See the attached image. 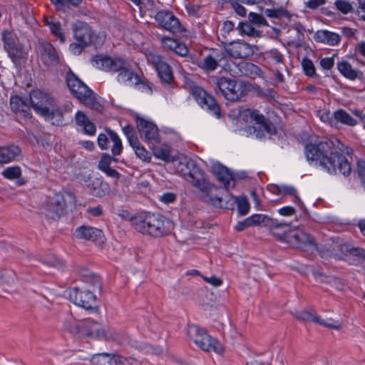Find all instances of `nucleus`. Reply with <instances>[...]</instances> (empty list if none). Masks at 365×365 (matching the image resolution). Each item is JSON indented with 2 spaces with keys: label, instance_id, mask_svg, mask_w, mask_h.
I'll use <instances>...</instances> for the list:
<instances>
[{
  "label": "nucleus",
  "instance_id": "8",
  "mask_svg": "<svg viewBox=\"0 0 365 365\" xmlns=\"http://www.w3.org/2000/svg\"><path fill=\"white\" fill-rule=\"evenodd\" d=\"M285 237L287 238L286 243L293 248L299 249L311 254L314 253L317 248L314 238L310 234L302 230H291Z\"/></svg>",
  "mask_w": 365,
  "mask_h": 365
},
{
  "label": "nucleus",
  "instance_id": "24",
  "mask_svg": "<svg viewBox=\"0 0 365 365\" xmlns=\"http://www.w3.org/2000/svg\"><path fill=\"white\" fill-rule=\"evenodd\" d=\"M10 107L11 110L24 119H30L32 117L31 106L27 99H24L18 95L10 97Z\"/></svg>",
  "mask_w": 365,
  "mask_h": 365
},
{
  "label": "nucleus",
  "instance_id": "35",
  "mask_svg": "<svg viewBox=\"0 0 365 365\" xmlns=\"http://www.w3.org/2000/svg\"><path fill=\"white\" fill-rule=\"evenodd\" d=\"M106 130L107 131L108 135L109 136L110 139L113 141V145L111 148V153L113 155V159L112 162L117 163L118 160L115 158V156H118L121 154L123 150V144L121 142V140L117 135V133L112 130L110 128H106Z\"/></svg>",
  "mask_w": 365,
  "mask_h": 365
},
{
  "label": "nucleus",
  "instance_id": "58",
  "mask_svg": "<svg viewBox=\"0 0 365 365\" xmlns=\"http://www.w3.org/2000/svg\"><path fill=\"white\" fill-rule=\"evenodd\" d=\"M97 142L101 150H107L109 147L108 137L104 133H100L98 135Z\"/></svg>",
  "mask_w": 365,
  "mask_h": 365
},
{
  "label": "nucleus",
  "instance_id": "61",
  "mask_svg": "<svg viewBox=\"0 0 365 365\" xmlns=\"http://www.w3.org/2000/svg\"><path fill=\"white\" fill-rule=\"evenodd\" d=\"M51 1L55 5L57 10L63 12L68 11V4L66 0H51Z\"/></svg>",
  "mask_w": 365,
  "mask_h": 365
},
{
  "label": "nucleus",
  "instance_id": "41",
  "mask_svg": "<svg viewBox=\"0 0 365 365\" xmlns=\"http://www.w3.org/2000/svg\"><path fill=\"white\" fill-rule=\"evenodd\" d=\"M202 342L209 346L208 348L200 349L204 351H214L217 354H222L224 351V349L220 341L210 335H209V339H204Z\"/></svg>",
  "mask_w": 365,
  "mask_h": 365
},
{
  "label": "nucleus",
  "instance_id": "25",
  "mask_svg": "<svg viewBox=\"0 0 365 365\" xmlns=\"http://www.w3.org/2000/svg\"><path fill=\"white\" fill-rule=\"evenodd\" d=\"M76 235L79 239L91 240L97 244H103L104 235L101 230L89 226H81L76 230Z\"/></svg>",
  "mask_w": 365,
  "mask_h": 365
},
{
  "label": "nucleus",
  "instance_id": "2",
  "mask_svg": "<svg viewBox=\"0 0 365 365\" xmlns=\"http://www.w3.org/2000/svg\"><path fill=\"white\" fill-rule=\"evenodd\" d=\"M187 172H184L185 180L200 192L202 201L216 208L233 210L237 205L239 216L246 215L250 209V205L245 195L234 197L230 193L224 196V190L220 187L212 184L206 178L205 173L200 169L193 160L187 162Z\"/></svg>",
  "mask_w": 365,
  "mask_h": 365
},
{
  "label": "nucleus",
  "instance_id": "51",
  "mask_svg": "<svg viewBox=\"0 0 365 365\" xmlns=\"http://www.w3.org/2000/svg\"><path fill=\"white\" fill-rule=\"evenodd\" d=\"M50 30L52 34L59 39L61 42L63 43L65 41V36L59 21H56L54 23H52Z\"/></svg>",
  "mask_w": 365,
  "mask_h": 365
},
{
  "label": "nucleus",
  "instance_id": "33",
  "mask_svg": "<svg viewBox=\"0 0 365 365\" xmlns=\"http://www.w3.org/2000/svg\"><path fill=\"white\" fill-rule=\"evenodd\" d=\"M314 38L317 42L324 43L331 46L339 44L341 40L339 34L327 30L317 31L314 35Z\"/></svg>",
  "mask_w": 365,
  "mask_h": 365
},
{
  "label": "nucleus",
  "instance_id": "44",
  "mask_svg": "<svg viewBox=\"0 0 365 365\" xmlns=\"http://www.w3.org/2000/svg\"><path fill=\"white\" fill-rule=\"evenodd\" d=\"M302 67L304 74L309 77H319L316 73L315 66L311 59L304 57L302 60Z\"/></svg>",
  "mask_w": 365,
  "mask_h": 365
},
{
  "label": "nucleus",
  "instance_id": "16",
  "mask_svg": "<svg viewBox=\"0 0 365 365\" xmlns=\"http://www.w3.org/2000/svg\"><path fill=\"white\" fill-rule=\"evenodd\" d=\"M71 29L73 32V38L77 42H81L84 46L91 44L97 46L98 43L94 40L95 34L88 24L78 21L72 24Z\"/></svg>",
  "mask_w": 365,
  "mask_h": 365
},
{
  "label": "nucleus",
  "instance_id": "15",
  "mask_svg": "<svg viewBox=\"0 0 365 365\" xmlns=\"http://www.w3.org/2000/svg\"><path fill=\"white\" fill-rule=\"evenodd\" d=\"M54 102V99L49 94L38 90L34 91L30 94V106L42 116L48 115V109Z\"/></svg>",
  "mask_w": 365,
  "mask_h": 365
},
{
  "label": "nucleus",
  "instance_id": "50",
  "mask_svg": "<svg viewBox=\"0 0 365 365\" xmlns=\"http://www.w3.org/2000/svg\"><path fill=\"white\" fill-rule=\"evenodd\" d=\"M334 5L336 9L343 14H347L354 11L351 4L345 0H336Z\"/></svg>",
  "mask_w": 365,
  "mask_h": 365
},
{
  "label": "nucleus",
  "instance_id": "45",
  "mask_svg": "<svg viewBox=\"0 0 365 365\" xmlns=\"http://www.w3.org/2000/svg\"><path fill=\"white\" fill-rule=\"evenodd\" d=\"M157 39L161 43L162 46L167 50L173 51L177 46L178 40L160 34L156 35Z\"/></svg>",
  "mask_w": 365,
  "mask_h": 365
},
{
  "label": "nucleus",
  "instance_id": "54",
  "mask_svg": "<svg viewBox=\"0 0 365 365\" xmlns=\"http://www.w3.org/2000/svg\"><path fill=\"white\" fill-rule=\"evenodd\" d=\"M133 150H135L137 157L140 159L145 162H149L150 160V153L143 145H139Z\"/></svg>",
  "mask_w": 365,
  "mask_h": 365
},
{
  "label": "nucleus",
  "instance_id": "63",
  "mask_svg": "<svg viewBox=\"0 0 365 365\" xmlns=\"http://www.w3.org/2000/svg\"><path fill=\"white\" fill-rule=\"evenodd\" d=\"M84 281L87 282H91L94 286L100 287L101 285V279L98 276L90 274L88 275H84Z\"/></svg>",
  "mask_w": 365,
  "mask_h": 365
},
{
  "label": "nucleus",
  "instance_id": "12",
  "mask_svg": "<svg viewBox=\"0 0 365 365\" xmlns=\"http://www.w3.org/2000/svg\"><path fill=\"white\" fill-rule=\"evenodd\" d=\"M149 61L158 73V76L163 84L168 85L170 88L175 86L172 67L160 55L151 54Z\"/></svg>",
  "mask_w": 365,
  "mask_h": 365
},
{
  "label": "nucleus",
  "instance_id": "26",
  "mask_svg": "<svg viewBox=\"0 0 365 365\" xmlns=\"http://www.w3.org/2000/svg\"><path fill=\"white\" fill-rule=\"evenodd\" d=\"M268 219L270 220V222L268 223L269 225H263V227H268L273 236L278 240L286 243L287 238L285 236L291 231L290 224L283 221H279L269 216Z\"/></svg>",
  "mask_w": 365,
  "mask_h": 365
},
{
  "label": "nucleus",
  "instance_id": "22",
  "mask_svg": "<svg viewBox=\"0 0 365 365\" xmlns=\"http://www.w3.org/2000/svg\"><path fill=\"white\" fill-rule=\"evenodd\" d=\"M39 51L43 63L47 66H56L59 63V56L55 47L48 41L39 42Z\"/></svg>",
  "mask_w": 365,
  "mask_h": 365
},
{
  "label": "nucleus",
  "instance_id": "49",
  "mask_svg": "<svg viewBox=\"0 0 365 365\" xmlns=\"http://www.w3.org/2000/svg\"><path fill=\"white\" fill-rule=\"evenodd\" d=\"M314 275L316 277H324V279L321 280L322 282L329 283L334 286H336V287H338L339 286H341V287L344 286L343 280L340 278L333 277V276H324L321 272L315 273Z\"/></svg>",
  "mask_w": 365,
  "mask_h": 365
},
{
  "label": "nucleus",
  "instance_id": "48",
  "mask_svg": "<svg viewBox=\"0 0 365 365\" xmlns=\"http://www.w3.org/2000/svg\"><path fill=\"white\" fill-rule=\"evenodd\" d=\"M2 175L6 179L14 180L21 175V170L19 166L8 167L4 170Z\"/></svg>",
  "mask_w": 365,
  "mask_h": 365
},
{
  "label": "nucleus",
  "instance_id": "1",
  "mask_svg": "<svg viewBox=\"0 0 365 365\" xmlns=\"http://www.w3.org/2000/svg\"><path fill=\"white\" fill-rule=\"evenodd\" d=\"M304 154L308 161L316 162L330 175H336L339 171L349 177L352 172L350 160L354 150L337 138L310 141L304 146Z\"/></svg>",
  "mask_w": 365,
  "mask_h": 365
},
{
  "label": "nucleus",
  "instance_id": "9",
  "mask_svg": "<svg viewBox=\"0 0 365 365\" xmlns=\"http://www.w3.org/2000/svg\"><path fill=\"white\" fill-rule=\"evenodd\" d=\"M190 93L202 108H206L218 119L222 117L221 108L219 103L216 99L205 89L200 86H194L190 88Z\"/></svg>",
  "mask_w": 365,
  "mask_h": 365
},
{
  "label": "nucleus",
  "instance_id": "62",
  "mask_svg": "<svg viewBox=\"0 0 365 365\" xmlns=\"http://www.w3.org/2000/svg\"><path fill=\"white\" fill-rule=\"evenodd\" d=\"M88 46H84L81 42L72 43L70 44V51L75 55H79Z\"/></svg>",
  "mask_w": 365,
  "mask_h": 365
},
{
  "label": "nucleus",
  "instance_id": "37",
  "mask_svg": "<svg viewBox=\"0 0 365 365\" xmlns=\"http://www.w3.org/2000/svg\"><path fill=\"white\" fill-rule=\"evenodd\" d=\"M314 252H317L322 258L334 257L335 259H342L343 257L336 252V249L331 245L317 244V248Z\"/></svg>",
  "mask_w": 365,
  "mask_h": 365
},
{
  "label": "nucleus",
  "instance_id": "55",
  "mask_svg": "<svg viewBox=\"0 0 365 365\" xmlns=\"http://www.w3.org/2000/svg\"><path fill=\"white\" fill-rule=\"evenodd\" d=\"M267 58L274 61L277 63H281L284 62V56L277 48H272L266 52Z\"/></svg>",
  "mask_w": 365,
  "mask_h": 365
},
{
  "label": "nucleus",
  "instance_id": "36",
  "mask_svg": "<svg viewBox=\"0 0 365 365\" xmlns=\"http://www.w3.org/2000/svg\"><path fill=\"white\" fill-rule=\"evenodd\" d=\"M118 355L108 353L94 354L91 359L92 365H116Z\"/></svg>",
  "mask_w": 365,
  "mask_h": 365
},
{
  "label": "nucleus",
  "instance_id": "43",
  "mask_svg": "<svg viewBox=\"0 0 365 365\" xmlns=\"http://www.w3.org/2000/svg\"><path fill=\"white\" fill-rule=\"evenodd\" d=\"M237 29L241 34L250 36H255L258 34V31L253 27V25L249 20L240 22Z\"/></svg>",
  "mask_w": 365,
  "mask_h": 365
},
{
  "label": "nucleus",
  "instance_id": "31",
  "mask_svg": "<svg viewBox=\"0 0 365 365\" xmlns=\"http://www.w3.org/2000/svg\"><path fill=\"white\" fill-rule=\"evenodd\" d=\"M294 317L299 320L304 322H314L315 324H318L322 325L325 327L329 328H335L336 327L333 326L331 323L327 322L324 319H321L319 316H317L312 312L304 310L295 314Z\"/></svg>",
  "mask_w": 365,
  "mask_h": 365
},
{
  "label": "nucleus",
  "instance_id": "30",
  "mask_svg": "<svg viewBox=\"0 0 365 365\" xmlns=\"http://www.w3.org/2000/svg\"><path fill=\"white\" fill-rule=\"evenodd\" d=\"M337 69L344 77L349 80H363L364 78L363 72L359 70L354 69L351 63L346 61L339 62L337 63Z\"/></svg>",
  "mask_w": 365,
  "mask_h": 365
},
{
  "label": "nucleus",
  "instance_id": "46",
  "mask_svg": "<svg viewBox=\"0 0 365 365\" xmlns=\"http://www.w3.org/2000/svg\"><path fill=\"white\" fill-rule=\"evenodd\" d=\"M264 15L269 18L280 19L282 17H289L288 11L283 8L280 9H267L264 11Z\"/></svg>",
  "mask_w": 365,
  "mask_h": 365
},
{
  "label": "nucleus",
  "instance_id": "13",
  "mask_svg": "<svg viewBox=\"0 0 365 365\" xmlns=\"http://www.w3.org/2000/svg\"><path fill=\"white\" fill-rule=\"evenodd\" d=\"M155 19L160 27L173 34H182L186 31L179 19L169 10L158 11Z\"/></svg>",
  "mask_w": 365,
  "mask_h": 365
},
{
  "label": "nucleus",
  "instance_id": "27",
  "mask_svg": "<svg viewBox=\"0 0 365 365\" xmlns=\"http://www.w3.org/2000/svg\"><path fill=\"white\" fill-rule=\"evenodd\" d=\"M269 222H270V220L268 219L267 215L255 214L242 221H239L235 225V230L237 232H242L246 228L253 226L269 225Z\"/></svg>",
  "mask_w": 365,
  "mask_h": 365
},
{
  "label": "nucleus",
  "instance_id": "19",
  "mask_svg": "<svg viewBox=\"0 0 365 365\" xmlns=\"http://www.w3.org/2000/svg\"><path fill=\"white\" fill-rule=\"evenodd\" d=\"M223 61H227L225 53L213 49L212 53L205 56L197 65L204 72L208 73L215 71Z\"/></svg>",
  "mask_w": 365,
  "mask_h": 365
},
{
  "label": "nucleus",
  "instance_id": "3",
  "mask_svg": "<svg viewBox=\"0 0 365 365\" xmlns=\"http://www.w3.org/2000/svg\"><path fill=\"white\" fill-rule=\"evenodd\" d=\"M135 230L143 235L161 237L169 235L174 225L165 216L152 212H141L130 219Z\"/></svg>",
  "mask_w": 365,
  "mask_h": 365
},
{
  "label": "nucleus",
  "instance_id": "39",
  "mask_svg": "<svg viewBox=\"0 0 365 365\" xmlns=\"http://www.w3.org/2000/svg\"><path fill=\"white\" fill-rule=\"evenodd\" d=\"M279 192L285 195H292L294 197V202L299 204L301 209L307 213V208L302 201L297 195L296 189L292 186L283 185L278 187Z\"/></svg>",
  "mask_w": 365,
  "mask_h": 365
},
{
  "label": "nucleus",
  "instance_id": "60",
  "mask_svg": "<svg viewBox=\"0 0 365 365\" xmlns=\"http://www.w3.org/2000/svg\"><path fill=\"white\" fill-rule=\"evenodd\" d=\"M358 177L360 178H364L365 177V160L362 159H358L356 161V170Z\"/></svg>",
  "mask_w": 365,
  "mask_h": 365
},
{
  "label": "nucleus",
  "instance_id": "21",
  "mask_svg": "<svg viewBox=\"0 0 365 365\" xmlns=\"http://www.w3.org/2000/svg\"><path fill=\"white\" fill-rule=\"evenodd\" d=\"M86 187L89 194L96 197H103L110 192L109 184L102 177L88 178Z\"/></svg>",
  "mask_w": 365,
  "mask_h": 365
},
{
  "label": "nucleus",
  "instance_id": "59",
  "mask_svg": "<svg viewBox=\"0 0 365 365\" xmlns=\"http://www.w3.org/2000/svg\"><path fill=\"white\" fill-rule=\"evenodd\" d=\"M173 51L180 56H186L189 51L185 43L178 41L177 46L175 47Z\"/></svg>",
  "mask_w": 365,
  "mask_h": 365
},
{
  "label": "nucleus",
  "instance_id": "10",
  "mask_svg": "<svg viewBox=\"0 0 365 365\" xmlns=\"http://www.w3.org/2000/svg\"><path fill=\"white\" fill-rule=\"evenodd\" d=\"M69 299L86 310L98 312V305L97 304V297L90 290H82L78 287H73L69 291Z\"/></svg>",
  "mask_w": 365,
  "mask_h": 365
},
{
  "label": "nucleus",
  "instance_id": "53",
  "mask_svg": "<svg viewBox=\"0 0 365 365\" xmlns=\"http://www.w3.org/2000/svg\"><path fill=\"white\" fill-rule=\"evenodd\" d=\"M186 11L190 16L200 17L201 15L202 6L189 3L185 6Z\"/></svg>",
  "mask_w": 365,
  "mask_h": 365
},
{
  "label": "nucleus",
  "instance_id": "4",
  "mask_svg": "<svg viewBox=\"0 0 365 365\" xmlns=\"http://www.w3.org/2000/svg\"><path fill=\"white\" fill-rule=\"evenodd\" d=\"M91 63L98 69L107 72H118L117 80L120 83L137 86L141 82L140 76L130 70V63L123 58L97 54L92 58Z\"/></svg>",
  "mask_w": 365,
  "mask_h": 365
},
{
  "label": "nucleus",
  "instance_id": "56",
  "mask_svg": "<svg viewBox=\"0 0 365 365\" xmlns=\"http://www.w3.org/2000/svg\"><path fill=\"white\" fill-rule=\"evenodd\" d=\"M88 320L89 321V329H91L93 333V334L92 336H87L88 337H91V338L95 337L97 339H101V338L106 337V331L103 329L91 327V325L93 327L97 326L96 322H95L92 320H90V319H88Z\"/></svg>",
  "mask_w": 365,
  "mask_h": 365
},
{
  "label": "nucleus",
  "instance_id": "23",
  "mask_svg": "<svg viewBox=\"0 0 365 365\" xmlns=\"http://www.w3.org/2000/svg\"><path fill=\"white\" fill-rule=\"evenodd\" d=\"M212 173L217 180L224 185V194L229 193V190L235 186V178L230 170L220 163L212 166Z\"/></svg>",
  "mask_w": 365,
  "mask_h": 365
},
{
  "label": "nucleus",
  "instance_id": "5",
  "mask_svg": "<svg viewBox=\"0 0 365 365\" xmlns=\"http://www.w3.org/2000/svg\"><path fill=\"white\" fill-rule=\"evenodd\" d=\"M66 85L74 97L86 107L102 113L104 107L97 101L94 92L90 89L71 70L66 73Z\"/></svg>",
  "mask_w": 365,
  "mask_h": 365
},
{
  "label": "nucleus",
  "instance_id": "52",
  "mask_svg": "<svg viewBox=\"0 0 365 365\" xmlns=\"http://www.w3.org/2000/svg\"><path fill=\"white\" fill-rule=\"evenodd\" d=\"M112 159L113 157L108 153H103L100 160L98 161V168L103 172L108 168H110L112 163Z\"/></svg>",
  "mask_w": 365,
  "mask_h": 365
},
{
  "label": "nucleus",
  "instance_id": "7",
  "mask_svg": "<svg viewBox=\"0 0 365 365\" xmlns=\"http://www.w3.org/2000/svg\"><path fill=\"white\" fill-rule=\"evenodd\" d=\"M66 197L75 198L71 192H66L56 193L48 199L45 208L47 218L56 220L66 213Z\"/></svg>",
  "mask_w": 365,
  "mask_h": 365
},
{
  "label": "nucleus",
  "instance_id": "6",
  "mask_svg": "<svg viewBox=\"0 0 365 365\" xmlns=\"http://www.w3.org/2000/svg\"><path fill=\"white\" fill-rule=\"evenodd\" d=\"M212 81L216 94L221 95L228 101L237 102L247 95L243 81L225 76H214Z\"/></svg>",
  "mask_w": 365,
  "mask_h": 365
},
{
  "label": "nucleus",
  "instance_id": "11",
  "mask_svg": "<svg viewBox=\"0 0 365 365\" xmlns=\"http://www.w3.org/2000/svg\"><path fill=\"white\" fill-rule=\"evenodd\" d=\"M1 40L4 43V50L14 63L24 58V46L14 33L9 30H4L1 33Z\"/></svg>",
  "mask_w": 365,
  "mask_h": 365
},
{
  "label": "nucleus",
  "instance_id": "42",
  "mask_svg": "<svg viewBox=\"0 0 365 365\" xmlns=\"http://www.w3.org/2000/svg\"><path fill=\"white\" fill-rule=\"evenodd\" d=\"M48 115H44L43 117L48 120L55 119L57 125L62 123L63 119V112L59 107L56 106L55 102L51 106V108L48 109Z\"/></svg>",
  "mask_w": 365,
  "mask_h": 365
},
{
  "label": "nucleus",
  "instance_id": "32",
  "mask_svg": "<svg viewBox=\"0 0 365 365\" xmlns=\"http://www.w3.org/2000/svg\"><path fill=\"white\" fill-rule=\"evenodd\" d=\"M77 125L82 127L83 133L88 135H93L96 131V125L92 123L88 116L81 110H78L75 115Z\"/></svg>",
  "mask_w": 365,
  "mask_h": 365
},
{
  "label": "nucleus",
  "instance_id": "34",
  "mask_svg": "<svg viewBox=\"0 0 365 365\" xmlns=\"http://www.w3.org/2000/svg\"><path fill=\"white\" fill-rule=\"evenodd\" d=\"M21 150L19 146L9 145L0 148V164H4L14 160L20 155Z\"/></svg>",
  "mask_w": 365,
  "mask_h": 365
},
{
  "label": "nucleus",
  "instance_id": "14",
  "mask_svg": "<svg viewBox=\"0 0 365 365\" xmlns=\"http://www.w3.org/2000/svg\"><path fill=\"white\" fill-rule=\"evenodd\" d=\"M257 47L244 41L230 42L225 47V53L234 59L248 58L252 56Z\"/></svg>",
  "mask_w": 365,
  "mask_h": 365
},
{
  "label": "nucleus",
  "instance_id": "40",
  "mask_svg": "<svg viewBox=\"0 0 365 365\" xmlns=\"http://www.w3.org/2000/svg\"><path fill=\"white\" fill-rule=\"evenodd\" d=\"M365 259V249L359 247H351L349 256L347 259L351 264H358L361 260Z\"/></svg>",
  "mask_w": 365,
  "mask_h": 365
},
{
  "label": "nucleus",
  "instance_id": "18",
  "mask_svg": "<svg viewBox=\"0 0 365 365\" xmlns=\"http://www.w3.org/2000/svg\"><path fill=\"white\" fill-rule=\"evenodd\" d=\"M138 131L145 141L157 140L159 136L158 128L153 122L145 120L138 114L135 115Z\"/></svg>",
  "mask_w": 365,
  "mask_h": 365
},
{
  "label": "nucleus",
  "instance_id": "17",
  "mask_svg": "<svg viewBox=\"0 0 365 365\" xmlns=\"http://www.w3.org/2000/svg\"><path fill=\"white\" fill-rule=\"evenodd\" d=\"M242 115L247 121L255 122L256 124L261 125L267 133L270 135L277 133L276 126L258 110L247 108L243 111Z\"/></svg>",
  "mask_w": 365,
  "mask_h": 365
},
{
  "label": "nucleus",
  "instance_id": "28",
  "mask_svg": "<svg viewBox=\"0 0 365 365\" xmlns=\"http://www.w3.org/2000/svg\"><path fill=\"white\" fill-rule=\"evenodd\" d=\"M329 124L331 127L337 128L339 123L349 126H354L357 124L356 120L353 118L346 110L338 109L334 112L331 117H329V113L326 114Z\"/></svg>",
  "mask_w": 365,
  "mask_h": 365
},
{
  "label": "nucleus",
  "instance_id": "64",
  "mask_svg": "<svg viewBox=\"0 0 365 365\" xmlns=\"http://www.w3.org/2000/svg\"><path fill=\"white\" fill-rule=\"evenodd\" d=\"M237 14L241 16H245L246 15V9L245 8L242 6L239 1H232V6H231Z\"/></svg>",
  "mask_w": 365,
  "mask_h": 365
},
{
  "label": "nucleus",
  "instance_id": "47",
  "mask_svg": "<svg viewBox=\"0 0 365 365\" xmlns=\"http://www.w3.org/2000/svg\"><path fill=\"white\" fill-rule=\"evenodd\" d=\"M248 20L252 25L258 27L267 26V20L262 14L250 12L248 14Z\"/></svg>",
  "mask_w": 365,
  "mask_h": 365
},
{
  "label": "nucleus",
  "instance_id": "57",
  "mask_svg": "<svg viewBox=\"0 0 365 365\" xmlns=\"http://www.w3.org/2000/svg\"><path fill=\"white\" fill-rule=\"evenodd\" d=\"M154 155L159 159L163 160L164 161H170V151L166 148H159L155 149Z\"/></svg>",
  "mask_w": 365,
  "mask_h": 365
},
{
  "label": "nucleus",
  "instance_id": "29",
  "mask_svg": "<svg viewBox=\"0 0 365 365\" xmlns=\"http://www.w3.org/2000/svg\"><path fill=\"white\" fill-rule=\"evenodd\" d=\"M187 334L190 339L193 341V342L200 349H205V347H209L202 342V341H203L204 339H209V334H207L205 329H202L201 327L195 324H188L187 329Z\"/></svg>",
  "mask_w": 365,
  "mask_h": 365
},
{
  "label": "nucleus",
  "instance_id": "20",
  "mask_svg": "<svg viewBox=\"0 0 365 365\" xmlns=\"http://www.w3.org/2000/svg\"><path fill=\"white\" fill-rule=\"evenodd\" d=\"M63 329L73 336H78V337L92 336L93 334L92 330L89 329L88 320L79 323L73 318L66 319L63 322Z\"/></svg>",
  "mask_w": 365,
  "mask_h": 365
},
{
  "label": "nucleus",
  "instance_id": "38",
  "mask_svg": "<svg viewBox=\"0 0 365 365\" xmlns=\"http://www.w3.org/2000/svg\"><path fill=\"white\" fill-rule=\"evenodd\" d=\"M240 72L247 76H260L262 73V69L257 65L250 62H243L240 64Z\"/></svg>",
  "mask_w": 365,
  "mask_h": 365
}]
</instances>
